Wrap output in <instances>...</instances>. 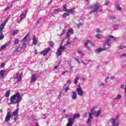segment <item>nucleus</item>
<instances>
[{"mask_svg": "<svg viewBox=\"0 0 126 126\" xmlns=\"http://www.w3.org/2000/svg\"><path fill=\"white\" fill-rule=\"evenodd\" d=\"M65 73H66V71H63L62 72L63 75H64V74H65Z\"/></svg>", "mask_w": 126, "mask_h": 126, "instance_id": "0e129e2a", "label": "nucleus"}, {"mask_svg": "<svg viewBox=\"0 0 126 126\" xmlns=\"http://www.w3.org/2000/svg\"><path fill=\"white\" fill-rule=\"evenodd\" d=\"M74 119H78L79 118V114H75L73 116Z\"/></svg>", "mask_w": 126, "mask_h": 126, "instance_id": "79ce46f5", "label": "nucleus"}, {"mask_svg": "<svg viewBox=\"0 0 126 126\" xmlns=\"http://www.w3.org/2000/svg\"><path fill=\"white\" fill-rule=\"evenodd\" d=\"M88 114H89V117L88 118L87 121V124H89L90 126H91V122H92V119H93V118L92 117V113L91 112H88Z\"/></svg>", "mask_w": 126, "mask_h": 126, "instance_id": "0eeeda50", "label": "nucleus"}, {"mask_svg": "<svg viewBox=\"0 0 126 126\" xmlns=\"http://www.w3.org/2000/svg\"><path fill=\"white\" fill-rule=\"evenodd\" d=\"M12 7V5H10L9 6H7L6 8L4 9V11H6V10H8V9H10Z\"/></svg>", "mask_w": 126, "mask_h": 126, "instance_id": "ea45409f", "label": "nucleus"}, {"mask_svg": "<svg viewBox=\"0 0 126 126\" xmlns=\"http://www.w3.org/2000/svg\"><path fill=\"white\" fill-rule=\"evenodd\" d=\"M125 93L126 94V86H125V90H124Z\"/></svg>", "mask_w": 126, "mask_h": 126, "instance_id": "774afa93", "label": "nucleus"}, {"mask_svg": "<svg viewBox=\"0 0 126 126\" xmlns=\"http://www.w3.org/2000/svg\"><path fill=\"white\" fill-rule=\"evenodd\" d=\"M117 10H119L120 11H122V7L120 6V5H117Z\"/></svg>", "mask_w": 126, "mask_h": 126, "instance_id": "a18cd8bd", "label": "nucleus"}, {"mask_svg": "<svg viewBox=\"0 0 126 126\" xmlns=\"http://www.w3.org/2000/svg\"><path fill=\"white\" fill-rule=\"evenodd\" d=\"M122 99V95L118 94L117 96L115 98V100H120Z\"/></svg>", "mask_w": 126, "mask_h": 126, "instance_id": "2f4dec72", "label": "nucleus"}, {"mask_svg": "<svg viewBox=\"0 0 126 126\" xmlns=\"http://www.w3.org/2000/svg\"><path fill=\"white\" fill-rule=\"evenodd\" d=\"M21 100H22V97L21 95H20V93H17V94L13 95L11 96L10 98L11 104H17V108L19 107V103L21 102Z\"/></svg>", "mask_w": 126, "mask_h": 126, "instance_id": "f257e3e1", "label": "nucleus"}, {"mask_svg": "<svg viewBox=\"0 0 126 126\" xmlns=\"http://www.w3.org/2000/svg\"><path fill=\"white\" fill-rule=\"evenodd\" d=\"M11 43V41L10 40L8 42V43H6L5 45H2L0 47L1 50H4V49H5V48H6L8 45H10Z\"/></svg>", "mask_w": 126, "mask_h": 126, "instance_id": "4468645a", "label": "nucleus"}, {"mask_svg": "<svg viewBox=\"0 0 126 126\" xmlns=\"http://www.w3.org/2000/svg\"><path fill=\"white\" fill-rule=\"evenodd\" d=\"M81 63H82L84 64V65H86V63H85V62H84V61L82 60Z\"/></svg>", "mask_w": 126, "mask_h": 126, "instance_id": "052dcab7", "label": "nucleus"}, {"mask_svg": "<svg viewBox=\"0 0 126 126\" xmlns=\"http://www.w3.org/2000/svg\"><path fill=\"white\" fill-rule=\"evenodd\" d=\"M124 88H125V85H121V89H124Z\"/></svg>", "mask_w": 126, "mask_h": 126, "instance_id": "bf43d9fd", "label": "nucleus"}, {"mask_svg": "<svg viewBox=\"0 0 126 126\" xmlns=\"http://www.w3.org/2000/svg\"><path fill=\"white\" fill-rule=\"evenodd\" d=\"M4 38V35L2 33V32H0V40H2Z\"/></svg>", "mask_w": 126, "mask_h": 126, "instance_id": "c756f323", "label": "nucleus"}, {"mask_svg": "<svg viewBox=\"0 0 126 126\" xmlns=\"http://www.w3.org/2000/svg\"><path fill=\"white\" fill-rule=\"evenodd\" d=\"M90 9L91 10L90 12V14L91 13H94L96 12V13H99L102 12V9H100V4L98 2H96L94 4L91 5L89 7Z\"/></svg>", "mask_w": 126, "mask_h": 126, "instance_id": "f03ea898", "label": "nucleus"}, {"mask_svg": "<svg viewBox=\"0 0 126 126\" xmlns=\"http://www.w3.org/2000/svg\"><path fill=\"white\" fill-rule=\"evenodd\" d=\"M76 92H77L78 95L79 96H83L84 93H83V90L82 89H76Z\"/></svg>", "mask_w": 126, "mask_h": 126, "instance_id": "9b49d317", "label": "nucleus"}, {"mask_svg": "<svg viewBox=\"0 0 126 126\" xmlns=\"http://www.w3.org/2000/svg\"><path fill=\"white\" fill-rule=\"evenodd\" d=\"M76 89H82V88H81V86H80V85H79L78 88H77Z\"/></svg>", "mask_w": 126, "mask_h": 126, "instance_id": "e2e57ef3", "label": "nucleus"}, {"mask_svg": "<svg viewBox=\"0 0 126 126\" xmlns=\"http://www.w3.org/2000/svg\"><path fill=\"white\" fill-rule=\"evenodd\" d=\"M126 48V46H124L123 44H121L120 46V50H122V49H125Z\"/></svg>", "mask_w": 126, "mask_h": 126, "instance_id": "37998d69", "label": "nucleus"}, {"mask_svg": "<svg viewBox=\"0 0 126 126\" xmlns=\"http://www.w3.org/2000/svg\"><path fill=\"white\" fill-rule=\"evenodd\" d=\"M10 119H11V115L9 112H7L5 118V122H8Z\"/></svg>", "mask_w": 126, "mask_h": 126, "instance_id": "ddd939ff", "label": "nucleus"}, {"mask_svg": "<svg viewBox=\"0 0 126 126\" xmlns=\"http://www.w3.org/2000/svg\"><path fill=\"white\" fill-rule=\"evenodd\" d=\"M109 19H110V20H115V19H116V17L113 16H110V17H109Z\"/></svg>", "mask_w": 126, "mask_h": 126, "instance_id": "c03bdc74", "label": "nucleus"}, {"mask_svg": "<svg viewBox=\"0 0 126 126\" xmlns=\"http://www.w3.org/2000/svg\"><path fill=\"white\" fill-rule=\"evenodd\" d=\"M65 50V47L64 46L60 45V47L58 49L57 52L56 53L57 57H60L62 55V51H64Z\"/></svg>", "mask_w": 126, "mask_h": 126, "instance_id": "20e7f679", "label": "nucleus"}, {"mask_svg": "<svg viewBox=\"0 0 126 126\" xmlns=\"http://www.w3.org/2000/svg\"><path fill=\"white\" fill-rule=\"evenodd\" d=\"M8 22V19H6L3 23V24H4L5 25L6 24V23H7V22Z\"/></svg>", "mask_w": 126, "mask_h": 126, "instance_id": "3c124183", "label": "nucleus"}, {"mask_svg": "<svg viewBox=\"0 0 126 126\" xmlns=\"http://www.w3.org/2000/svg\"><path fill=\"white\" fill-rule=\"evenodd\" d=\"M51 51V49L50 48H47L46 50H43L41 51L40 53L41 55H43V56H47L48 54H49V52Z\"/></svg>", "mask_w": 126, "mask_h": 126, "instance_id": "1a4fd4ad", "label": "nucleus"}, {"mask_svg": "<svg viewBox=\"0 0 126 126\" xmlns=\"http://www.w3.org/2000/svg\"><path fill=\"white\" fill-rule=\"evenodd\" d=\"M74 60L76 61V62L79 63V64H80V62H79V60L76 59V58H74Z\"/></svg>", "mask_w": 126, "mask_h": 126, "instance_id": "864d4df0", "label": "nucleus"}, {"mask_svg": "<svg viewBox=\"0 0 126 126\" xmlns=\"http://www.w3.org/2000/svg\"><path fill=\"white\" fill-rule=\"evenodd\" d=\"M65 86H66V84H64V86H63V90H64V92L66 93H67V91L69 90V88L68 87L65 88Z\"/></svg>", "mask_w": 126, "mask_h": 126, "instance_id": "412c9836", "label": "nucleus"}, {"mask_svg": "<svg viewBox=\"0 0 126 126\" xmlns=\"http://www.w3.org/2000/svg\"><path fill=\"white\" fill-rule=\"evenodd\" d=\"M73 124H74V119L70 118L68 120V123L66 126H73Z\"/></svg>", "mask_w": 126, "mask_h": 126, "instance_id": "6e6552de", "label": "nucleus"}, {"mask_svg": "<svg viewBox=\"0 0 126 126\" xmlns=\"http://www.w3.org/2000/svg\"><path fill=\"white\" fill-rule=\"evenodd\" d=\"M4 26H5V25L2 23L0 26V32H2V30H3Z\"/></svg>", "mask_w": 126, "mask_h": 126, "instance_id": "b1692460", "label": "nucleus"}, {"mask_svg": "<svg viewBox=\"0 0 126 126\" xmlns=\"http://www.w3.org/2000/svg\"><path fill=\"white\" fill-rule=\"evenodd\" d=\"M120 26L119 25H114L113 26V28L115 29V30H117V29H118Z\"/></svg>", "mask_w": 126, "mask_h": 126, "instance_id": "58836bf2", "label": "nucleus"}, {"mask_svg": "<svg viewBox=\"0 0 126 126\" xmlns=\"http://www.w3.org/2000/svg\"><path fill=\"white\" fill-rule=\"evenodd\" d=\"M117 40H118V38H116L113 35L108 36L106 41V44H103V47H106V45H107L109 48H111V43H110V42Z\"/></svg>", "mask_w": 126, "mask_h": 126, "instance_id": "7ed1b4c3", "label": "nucleus"}, {"mask_svg": "<svg viewBox=\"0 0 126 126\" xmlns=\"http://www.w3.org/2000/svg\"><path fill=\"white\" fill-rule=\"evenodd\" d=\"M42 21H44V19H43V18H40V19L36 22V24H39V23L42 22Z\"/></svg>", "mask_w": 126, "mask_h": 126, "instance_id": "4c0bfd02", "label": "nucleus"}, {"mask_svg": "<svg viewBox=\"0 0 126 126\" xmlns=\"http://www.w3.org/2000/svg\"><path fill=\"white\" fill-rule=\"evenodd\" d=\"M4 72H5V71H4V70H0V76L3 77V76H4Z\"/></svg>", "mask_w": 126, "mask_h": 126, "instance_id": "c85d7f7f", "label": "nucleus"}, {"mask_svg": "<svg viewBox=\"0 0 126 126\" xmlns=\"http://www.w3.org/2000/svg\"><path fill=\"white\" fill-rule=\"evenodd\" d=\"M118 119H119V116H117L115 119H112V122H111L112 126H118V125L116 124V122Z\"/></svg>", "mask_w": 126, "mask_h": 126, "instance_id": "a211bd4d", "label": "nucleus"}, {"mask_svg": "<svg viewBox=\"0 0 126 126\" xmlns=\"http://www.w3.org/2000/svg\"><path fill=\"white\" fill-rule=\"evenodd\" d=\"M83 26V23H79V24H78L77 27L79 29V27H80V26Z\"/></svg>", "mask_w": 126, "mask_h": 126, "instance_id": "de8ad7c7", "label": "nucleus"}, {"mask_svg": "<svg viewBox=\"0 0 126 126\" xmlns=\"http://www.w3.org/2000/svg\"><path fill=\"white\" fill-rule=\"evenodd\" d=\"M19 43V40L17 38L15 39L14 44V45H18Z\"/></svg>", "mask_w": 126, "mask_h": 126, "instance_id": "f704fd0d", "label": "nucleus"}, {"mask_svg": "<svg viewBox=\"0 0 126 126\" xmlns=\"http://www.w3.org/2000/svg\"><path fill=\"white\" fill-rule=\"evenodd\" d=\"M72 99L73 100H75V99L77 98V94H76V92H72Z\"/></svg>", "mask_w": 126, "mask_h": 126, "instance_id": "aec40b11", "label": "nucleus"}, {"mask_svg": "<svg viewBox=\"0 0 126 126\" xmlns=\"http://www.w3.org/2000/svg\"><path fill=\"white\" fill-rule=\"evenodd\" d=\"M34 54H35V55H37L38 54V53L37 52V49H35Z\"/></svg>", "mask_w": 126, "mask_h": 126, "instance_id": "69168bd1", "label": "nucleus"}, {"mask_svg": "<svg viewBox=\"0 0 126 126\" xmlns=\"http://www.w3.org/2000/svg\"><path fill=\"white\" fill-rule=\"evenodd\" d=\"M49 45L50 46V47H53L55 45V43L53 41H50Z\"/></svg>", "mask_w": 126, "mask_h": 126, "instance_id": "a19ab883", "label": "nucleus"}, {"mask_svg": "<svg viewBox=\"0 0 126 126\" xmlns=\"http://www.w3.org/2000/svg\"><path fill=\"white\" fill-rule=\"evenodd\" d=\"M88 44H90L92 47L95 46V43L94 42H92V41L87 40L86 42L85 43V47H86L89 51L90 50V48H89V46H88Z\"/></svg>", "mask_w": 126, "mask_h": 126, "instance_id": "39448f33", "label": "nucleus"}, {"mask_svg": "<svg viewBox=\"0 0 126 126\" xmlns=\"http://www.w3.org/2000/svg\"><path fill=\"white\" fill-rule=\"evenodd\" d=\"M66 45H70V42H69V41H67V42H66Z\"/></svg>", "mask_w": 126, "mask_h": 126, "instance_id": "338daca9", "label": "nucleus"}, {"mask_svg": "<svg viewBox=\"0 0 126 126\" xmlns=\"http://www.w3.org/2000/svg\"><path fill=\"white\" fill-rule=\"evenodd\" d=\"M110 3V0H106V2H105V5H108Z\"/></svg>", "mask_w": 126, "mask_h": 126, "instance_id": "603ef678", "label": "nucleus"}, {"mask_svg": "<svg viewBox=\"0 0 126 126\" xmlns=\"http://www.w3.org/2000/svg\"><path fill=\"white\" fill-rule=\"evenodd\" d=\"M10 95V90L7 91L5 94V97H6L7 98H8V97H9Z\"/></svg>", "mask_w": 126, "mask_h": 126, "instance_id": "a878e982", "label": "nucleus"}, {"mask_svg": "<svg viewBox=\"0 0 126 126\" xmlns=\"http://www.w3.org/2000/svg\"><path fill=\"white\" fill-rule=\"evenodd\" d=\"M95 38H97V39H100L102 38V34L100 33H97L95 35Z\"/></svg>", "mask_w": 126, "mask_h": 126, "instance_id": "393cba45", "label": "nucleus"}, {"mask_svg": "<svg viewBox=\"0 0 126 126\" xmlns=\"http://www.w3.org/2000/svg\"><path fill=\"white\" fill-rule=\"evenodd\" d=\"M22 80V76L19 75L18 77V82H20V81H21Z\"/></svg>", "mask_w": 126, "mask_h": 126, "instance_id": "e433bc0d", "label": "nucleus"}, {"mask_svg": "<svg viewBox=\"0 0 126 126\" xmlns=\"http://www.w3.org/2000/svg\"><path fill=\"white\" fill-rule=\"evenodd\" d=\"M70 37V34H69V32L66 33V37L67 38H69Z\"/></svg>", "mask_w": 126, "mask_h": 126, "instance_id": "6e6d98bb", "label": "nucleus"}, {"mask_svg": "<svg viewBox=\"0 0 126 126\" xmlns=\"http://www.w3.org/2000/svg\"><path fill=\"white\" fill-rule=\"evenodd\" d=\"M107 48H98L96 50H95V53L96 54H100V53L103 52V51H106Z\"/></svg>", "mask_w": 126, "mask_h": 126, "instance_id": "f3484780", "label": "nucleus"}, {"mask_svg": "<svg viewBox=\"0 0 126 126\" xmlns=\"http://www.w3.org/2000/svg\"><path fill=\"white\" fill-rule=\"evenodd\" d=\"M101 113V109L97 110V111H94L93 115L95 117H99V115Z\"/></svg>", "mask_w": 126, "mask_h": 126, "instance_id": "f8f14e48", "label": "nucleus"}, {"mask_svg": "<svg viewBox=\"0 0 126 126\" xmlns=\"http://www.w3.org/2000/svg\"><path fill=\"white\" fill-rule=\"evenodd\" d=\"M64 34H65V30H63L62 31V35H64Z\"/></svg>", "mask_w": 126, "mask_h": 126, "instance_id": "4d7b16f0", "label": "nucleus"}, {"mask_svg": "<svg viewBox=\"0 0 126 126\" xmlns=\"http://www.w3.org/2000/svg\"><path fill=\"white\" fill-rule=\"evenodd\" d=\"M19 32V30H16L13 31V35H16V34H18Z\"/></svg>", "mask_w": 126, "mask_h": 126, "instance_id": "c9c22d12", "label": "nucleus"}, {"mask_svg": "<svg viewBox=\"0 0 126 126\" xmlns=\"http://www.w3.org/2000/svg\"><path fill=\"white\" fill-rule=\"evenodd\" d=\"M74 9H75V8H73L72 9H67L66 6L65 5L63 6V10L65 12H67L68 13H72Z\"/></svg>", "mask_w": 126, "mask_h": 126, "instance_id": "423d86ee", "label": "nucleus"}, {"mask_svg": "<svg viewBox=\"0 0 126 126\" xmlns=\"http://www.w3.org/2000/svg\"><path fill=\"white\" fill-rule=\"evenodd\" d=\"M4 65H5V64L4 63H2L0 65V66L2 67V68H3V67H4Z\"/></svg>", "mask_w": 126, "mask_h": 126, "instance_id": "5fc2aeb1", "label": "nucleus"}, {"mask_svg": "<svg viewBox=\"0 0 126 126\" xmlns=\"http://www.w3.org/2000/svg\"><path fill=\"white\" fill-rule=\"evenodd\" d=\"M63 18L65 19L66 18L67 16H69V14L67 13H65L62 15Z\"/></svg>", "mask_w": 126, "mask_h": 126, "instance_id": "7c9ffc66", "label": "nucleus"}, {"mask_svg": "<svg viewBox=\"0 0 126 126\" xmlns=\"http://www.w3.org/2000/svg\"><path fill=\"white\" fill-rule=\"evenodd\" d=\"M78 80H79V77H76V78L75 79L74 82V84H77V82H78Z\"/></svg>", "mask_w": 126, "mask_h": 126, "instance_id": "473e14b6", "label": "nucleus"}, {"mask_svg": "<svg viewBox=\"0 0 126 126\" xmlns=\"http://www.w3.org/2000/svg\"><path fill=\"white\" fill-rule=\"evenodd\" d=\"M29 36V34H27L26 36L22 40V43H27L29 41L28 39V36Z\"/></svg>", "mask_w": 126, "mask_h": 126, "instance_id": "dca6fc26", "label": "nucleus"}, {"mask_svg": "<svg viewBox=\"0 0 126 126\" xmlns=\"http://www.w3.org/2000/svg\"><path fill=\"white\" fill-rule=\"evenodd\" d=\"M27 15V11L25 10L20 15L21 21H22L23 19L26 18V15Z\"/></svg>", "mask_w": 126, "mask_h": 126, "instance_id": "9d476101", "label": "nucleus"}, {"mask_svg": "<svg viewBox=\"0 0 126 126\" xmlns=\"http://www.w3.org/2000/svg\"><path fill=\"white\" fill-rule=\"evenodd\" d=\"M22 43H23V44L21 48L22 50H23L24 49H26V48L27 46V44L26 42H22Z\"/></svg>", "mask_w": 126, "mask_h": 126, "instance_id": "cd10ccee", "label": "nucleus"}, {"mask_svg": "<svg viewBox=\"0 0 126 126\" xmlns=\"http://www.w3.org/2000/svg\"><path fill=\"white\" fill-rule=\"evenodd\" d=\"M71 83V81L70 80H68L67 81L66 84V85H67V84H68V85H69V84H70Z\"/></svg>", "mask_w": 126, "mask_h": 126, "instance_id": "8fccbe9b", "label": "nucleus"}, {"mask_svg": "<svg viewBox=\"0 0 126 126\" xmlns=\"http://www.w3.org/2000/svg\"><path fill=\"white\" fill-rule=\"evenodd\" d=\"M21 50H22V48H21V47L20 48V47L18 46L15 50H13V53H19V52H21Z\"/></svg>", "mask_w": 126, "mask_h": 126, "instance_id": "6ab92c4d", "label": "nucleus"}, {"mask_svg": "<svg viewBox=\"0 0 126 126\" xmlns=\"http://www.w3.org/2000/svg\"><path fill=\"white\" fill-rule=\"evenodd\" d=\"M19 110V109L17 108L16 109V110L14 112H13V116H17L18 115V111Z\"/></svg>", "mask_w": 126, "mask_h": 126, "instance_id": "bb28decb", "label": "nucleus"}, {"mask_svg": "<svg viewBox=\"0 0 126 126\" xmlns=\"http://www.w3.org/2000/svg\"><path fill=\"white\" fill-rule=\"evenodd\" d=\"M121 57H126V53H123L122 54Z\"/></svg>", "mask_w": 126, "mask_h": 126, "instance_id": "13d9d810", "label": "nucleus"}, {"mask_svg": "<svg viewBox=\"0 0 126 126\" xmlns=\"http://www.w3.org/2000/svg\"><path fill=\"white\" fill-rule=\"evenodd\" d=\"M33 44L34 46H36L38 44V41H37V39H36V36H34L32 39Z\"/></svg>", "mask_w": 126, "mask_h": 126, "instance_id": "4be33fe9", "label": "nucleus"}, {"mask_svg": "<svg viewBox=\"0 0 126 126\" xmlns=\"http://www.w3.org/2000/svg\"><path fill=\"white\" fill-rule=\"evenodd\" d=\"M68 33H70L71 35L74 34V31H73V29H71L68 31Z\"/></svg>", "mask_w": 126, "mask_h": 126, "instance_id": "72a5a7b5", "label": "nucleus"}, {"mask_svg": "<svg viewBox=\"0 0 126 126\" xmlns=\"http://www.w3.org/2000/svg\"><path fill=\"white\" fill-rule=\"evenodd\" d=\"M50 15H51V16H53V17H55V16L54 15V13H51Z\"/></svg>", "mask_w": 126, "mask_h": 126, "instance_id": "680f3d73", "label": "nucleus"}, {"mask_svg": "<svg viewBox=\"0 0 126 126\" xmlns=\"http://www.w3.org/2000/svg\"><path fill=\"white\" fill-rule=\"evenodd\" d=\"M37 79H38V78L36 77V76L35 75H32L31 79V83H32L33 82H35V81H36Z\"/></svg>", "mask_w": 126, "mask_h": 126, "instance_id": "2eb2a0df", "label": "nucleus"}, {"mask_svg": "<svg viewBox=\"0 0 126 126\" xmlns=\"http://www.w3.org/2000/svg\"><path fill=\"white\" fill-rule=\"evenodd\" d=\"M95 33H102V31L100 30V29H96Z\"/></svg>", "mask_w": 126, "mask_h": 126, "instance_id": "49530a36", "label": "nucleus"}, {"mask_svg": "<svg viewBox=\"0 0 126 126\" xmlns=\"http://www.w3.org/2000/svg\"><path fill=\"white\" fill-rule=\"evenodd\" d=\"M62 11H62L61 8H58V9L54 10V14H57L59 13V12H62Z\"/></svg>", "mask_w": 126, "mask_h": 126, "instance_id": "5701e85b", "label": "nucleus"}, {"mask_svg": "<svg viewBox=\"0 0 126 126\" xmlns=\"http://www.w3.org/2000/svg\"><path fill=\"white\" fill-rule=\"evenodd\" d=\"M78 54H79V55H81L82 56H84V54H83V52H82V51H79L78 52Z\"/></svg>", "mask_w": 126, "mask_h": 126, "instance_id": "09e8293b", "label": "nucleus"}]
</instances>
